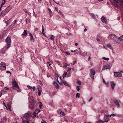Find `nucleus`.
Instances as JSON below:
<instances>
[{
  "mask_svg": "<svg viewBox=\"0 0 123 123\" xmlns=\"http://www.w3.org/2000/svg\"><path fill=\"white\" fill-rule=\"evenodd\" d=\"M34 116L35 117H36L37 114H36L35 113H34Z\"/></svg>",
  "mask_w": 123,
  "mask_h": 123,
  "instance_id": "0e129e2a",
  "label": "nucleus"
},
{
  "mask_svg": "<svg viewBox=\"0 0 123 123\" xmlns=\"http://www.w3.org/2000/svg\"><path fill=\"white\" fill-rule=\"evenodd\" d=\"M78 45V44L77 43H75V45L76 46H77Z\"/></svg>",
  "mask_w": 123,
  "mask_h": 123,
  "instance_id": "774afa93",
  "label": "nucleus"
},
{
  "mask_svg": "<svg viewBox=\"0 0 123 123\" xmlns=\"http://www.w3.org/2000/svg\"><path fill=\"white\" fill-rule=\"evenodd\" d=\"M27 34V31L26 30H24V31L22 34V35L25 36Z\"/></svg>",
  "mask_w": 123,
  "mask_h": 123,
  "instance_id": "4468645a",
  "label": "nucleus"
},
{
  "mask_svg": "<svg viewBox=\"0 0 123 123\" xmlns=\"http://www.w3.org/2000/svg\"><path fill=\"white\" fill-rule=\"evenodd\" d=\"M35 106L33 104H31L30 105V108L31 109H33L34 108Z\"/></svg>",
  "mask_w": 123,
  "mask_h": 123,
  "instance_id": "aec40b11",
  "label": "nucleus"
},
{
  "mask_svg": "<svg viewBox=\"0 0 123 123\" xmlns=\"http://www.w3.org/2000/svg\"><path fill=\"white\" fill-rule=\"evenodd\" d=\"M7 8H6V9L2 11V12L1 13L2 15L3 16H4L7 13Z\"/></svg>",
  "mask_w": 123,
  "mask_h": 123,
  "instance_id": "1a4fd4ad",
  "label": "nucleus"
},
{
  "mask_svg": "<svg viewBox=\"0 0 123 123\" xmlns=\"http://www.w3.org/2000/svg\"><path fill=\"white\" fill-rule=\"evenodd\" d=\"M114 76L116 77H121L122 76V74L118 72H115L114 73Z\"/></svg>",
  "mask_w": 123,
  "mask_h": 123,
  "instance_id": "39448f33",
  "label": "nucleus"
},
{
  "mask_svg": "<svg viewBox=\"0 0 123 123\" xmlns=\"http://www.w3.org/2000/svg\"><path fill=\"white\" fill-rule=\"evenodd\" d=\"M42 30H44V27L43 26V25H42Z\"/></svg>",
  "mask_w": 123,
  "mask_h": 123,
  "instance_id": "6e6d98bb",
  "label": "nucleus"
},
{
  "mask_svg": "<svg viewBox=\"0 0 123 123\" xmlns=\"http://www.w3.org/2000/svg\"><path fill=\"white\" fill-rule=\"evenodd\" d=\"M4 89L5 90H8V88L6 87H5L4 88Z\"/></svg>",
  "mask_w": 123,
  "mask_h": 123,
  "instance_id": "5fc2aeb1",
  "label": "nucleus"
},
{
  "mask_svg": "<svg viewBox=\"0 0 123 123\" xmlns=\"http://www.w3.org/2000/svg\"><path fill=\"white\" fill-rule=\"evenodd\" d=\"M76 63V61H74V63H73V64H75Z\"/></svg>",
  "mask_w": 123,
  "mask_h": 123,
  "instance_id": "69168bd1",
  "label": "nucleus"
},
{
  "mask_svg": "<svg viewBox=\"0 0 123 123\" xmlns=\"http://www.w3.org/2000/svg\"><path fill=\"white\" fill-rule=\"evenodd\" d=\"M102 122V120L100 119L98 120V121L97 122V123H100L101 122Z\"/></svg>",
  "mask_w": 123,
  "mask_h": 123,
  "instance_id": "f704fd0d",
  "label": "nucleus"
},
{
  "mask_svg": "<svg viewBox=\"0 0 123 123\" xmlns=\"http://www.w3.org/2000/svg\"><path fill=\"white\" fill-rule=\"evenodd\" d=\"M118 39L121 41H123V35L121 37H119Z\"/></svg>",
  "mask_w": 123,
  "mask_h": 123,
  "instance_id": "5701e85b",
  "label": "nucleus"
},
{
  "mask_svg": "<svg viewBox=\"0 0 123 123\" xmlns=\"http://www.w3.org/2000/svg\"><path fill=\"white\" fill-rule=\"evenodd\" d=\"M91 15L92 18H93L94 19H95L96 18L94 14L93 13H92L91 14Z\"/></svg>",
  "mask_w": 123,
  "mask_h": 123,
  "instance_id": "4be33fe9",
  "label": "nucleus"
},
{
  "mask_svg": "<svg viewBox=\"0 0 123 123\" xmlns=\"http://www.w3.org/2000/svg\"><path fill=\"white\" fill-rule=\"evenodd\" d=\"M29 36L30 37V36H33L32 35V34L31 33H29Z\"/></svg>",
  "mask_w": 123,
  "mask_h": 123,
  "instance_id": "052dcab7",
  "label": "nucleus"
},
{
  "mask_svg": "<svg viewBox=\"0 0 123 123\" xmlns=\"http://www.w3.org/2000/svg\"><path fill=\"white\" fill-rule=\"evenodd\" d=\"M10 107V105H8V109H9V110L10 111H12L11 109V108Z\"/></svg>",
  "mask_w": 123,
  "mask_h": 123,
  "instance_id": "e433bc0d",
  "label": "nucleus"
},
{
  "mask_svg": "<svg viewBox=\"0 0 123 123\" xmlns=\"http://www.w3.org/2000/svg\"><path fill=\"white\" fill-rule=\"evenodd\" d=\"M103 83L105 84H108V83L107 82H106L105 81V80L104 79H103Z\"/></svg>",
  "mask_w": 123,
  "mask_h": 123,
  "instance_id": "c9c22d12",
  "label": "nucleus"
},
{
  "mask_svg": "<svg viewBox=\"0 0 123 123\" xmlns=\"http://www.w3.org/2000/svg\"><path fill=\"white\" fill-rule=\"evenodd\" d=\"M55 9L57 12H58V9L57 8V7H55Z\"/></svg>",
  "mask_w": 123,
  "mask_h": 123,
  "instance_id": "13d9d810",
  "label": "nucleus"
},
{
  "mask_svg": "<svg viewBox=\"0 0 123 123\" xmlns=\"http://www.w3.org/2000/svg\"><path fill=\"white\" fill-rule=\"evenodd\" d=\"M38 95L39 96H40L41 94V92L42 91V89L40 87H38Z\"/></svg>",
  "mask_w": 123,
  "mask_h": 123,
  "instance_id": "9b49d317",
  "label": "nucleus"
},
{
  "mask_svg": "<svg viewBox=\"0 0 123 123\" xmlns=\"http://www.w3.org/2000/svg\"><path fill=\"white\" fill-rule=\"evenodd\" d=\"M101 112L102 113H103L104 112H106V111H105L104 110H102V111H101Z\"/></svg>",
  "mask_w": 123,
  "mask_h": 123,
  "instance_id": "4d7b16f0",
  "label": "nucleus"
},
{
  "mask_svg": "<svg viewBox=\"0 0 123 123\" xmlns=\"http://www.w3.org/2000/svg\"><path fill=\"white\" fill-rule=\"evenodd\" d=\"M111 116L114 117L116 116V115L115 114L112 113L111 114Z\"/></svg>",
  "mask_w": 123,
  "mask_h": 123,
  "instance_id": "09e8293b",
  "label": "nucleus"
},
{
  "mask_svg": "<svg viewBox=\"0 0 123 123\" xmlns=\"http://www.w3.org/2000/svg\"><path fill=\"white\" fill-rule=\"evenodd\" d=\"M97 40L98 42H100V39H99L98 38H97Z\"/></svg>",
  "mask_w": 123,
  "mask_h": 123,
  "instance_id": "8fccbe9b",
  "label": "nucleus"
},
{
  "mask_svg": "<svg viewBox=\"0 0 123 123\" xmlns=\"http://www.w3.org/2000/svg\"><path fill=\"white\" fill-rule=\"evenodd\" d=\"M56 63L57 64H58L59 65H60V66H61V64L60 63L59 61H57Z\"/></svg>",
  "mask_w": 123,
  "mask_h": 123,
  "instance_id": "58836bf2",
  "label": "nucleus"
},
{
  "mask_svg": "<svg viewBox=\"0 0 123 123\" xmlns=\"http://www.w3.org/2000/svg\"><path fill=\"white\" fill-rule=\"evenodd\" d=\"M30 39L33 42H34V40L33 36L30 37Z\"/></svg>",
  "mask_w": 123,
  "mask_h": 123,
  "instance_id": "a878e982",
  "label": "nucleus"
},
{
  "mask_svg": "<svg viewBox=\"0 0 123 123\" xmlns=\"http://www.w3.org/2000/svg\"><path fill=\"white\" fill-rule=\"evenodd\" d=\"M67 74V72H64V73L63 74L62 76L63 77V78L65 77L66 76Z\"/></svg>",
  "mask_w": 123,
  "mask_h": 123,
  "instance_id": "b1692460",
  "label": "nucleus"
},
{
  "mask_svg": "<svg viewBox=\"0 0 123 123\" xmlns=\"http://www.w3.org/2000/svg\"><path fill=\"white\" fill-rule=\"evenodd\" d=\"M81 87L78 86H77L76 89L78 91H79L81 89Z\"/></svg>",
  "mask_w": 123,
  "mask_h": 123,
  "instance_id": "393cba45",
  "label": "nucleus"
},
{
  "mask_svg": "<svg viewBox=\"0 0 123 123\" xmlns=\"http://www.w3.org/2000/svg\"><path fill=\"white\" fill-rule=\"evenodd\" d=\"M40 111V110L38 109H36L34 113L37 114Z\"/></svg>",
  "mask_w": 123,
  "mask_h": 123,
  "instance_id": "412c9836",
  "label": "nucleus"
},
{
  "mask_svg": "<svg viewBox=\"0 0 123 123\" xmlns=\"http://www.w3.org/2000/svg\"><path fill=\"white\" fill-rule=\"evenodd\" d=\"M6 2L5 0H2L1 6L0 7V10H1V8L3 5Z\"/></svg>",
  "mask_w": 123,
  "mask_h": 123,
  "instance_id": "f3484780",
  "label": "nucleus"
},
{
  "mask_svg": "<svg viewBox=\"0 0 123 123\" xmlns=\"http://www.w3.org/2000/svg\"><path fill=\"white\" fill-rule=\"evenodd\" d=\"M102 21L104 23H106V19L103 16H102L101 18Z\"/></svg>",
  "mask_w": 123,
  "mask_h": 123,
  "instance_id": "9d476101",
  "label": "nucleus"
},
{
  "mask_svg": "<svg viewBox=\"0 0 123 123\" xmlns=\"http://www.w3.org/2000/svg\"><path fill=\"white\" fill-rule=\"evenodd\" d=\"M3 21L6 24V26L8 25V22L7 21H6L5 19H4V20Z\"/></svg>",
  "mask_w": 123,
  "mask_h": 123,
  "instance_id": "4c0bfd02",
  "label": "nucleus"
},
{
  "mask_svg": "<svg viewBox=\"0 0 123 123\" xmlns=\"http://www.w3.org/2000/svg\"><path fill=\"white\" fill-rule=\"evenodd\" d=\"M7 39H8V37L6 38V43L7 44L8 43V41H7Z\"/></svg>",
  "mask_w": 123,
  "mask_h": 123,
  "instance_id": "680f3d73",
  "label": "nucleus"
},
{
  "mask_svg": "<svg viewBox=\"0 0 123 123\" xmlns=\"http://www.w3.org/2000/svg\"><path fill=\"white\" fill-rule=\"evenodd\" d=\"M93 99V98L92 97H91V98H90V99L89 100V102H90Z\"/></svg>",
  "mask_w": 123,
  "mask_h": 123,
  "instance_id": "de8ad7c7",
  "label": "nucleus"
},
{
  "mask_svg": "<svg viewBox=\"0 0 123 123\" xmlns=\"http://www.w3.org/2000/svg\"><path fill=\"white\" fill-rule=\"evenodd\" d=\"M42 33L44 36L45 37L46 36L44 33V30H42Z\"/></svg>",
  "mask_w": 123,
  "mask_h": 123,
  "instance_id": "72a5a7b5",
  "label": "nucleus"
},
{
  "mask_svg": "<svg viewBox=\"0 0 123 123\" xmlns=\"http://www.w3.org/2000/svg\"><path fill=\"white\" fill-rule=\"evenodd\" d=\"M27 87L29 89H31V90H32V89H33V91H35V87L34 86L32 87L29 86L28 85L27 86Z\"/></svg>",
  "mask_w": 123,
  "mask_h": 123,
  "instance_id": "ddd939ff",
  "label": "nucleus"
},
{
  "mask_svg": "<svg viewBox=\"0 0 123 123\" xmlns=\"http://www.w3.org/2000/svg\"><path fill=\"white\" fill-rule=\"evenodd\" d=\"M78 84L79 85H80L81 84V82L80 81H79L78 82Z\"/></svg>",
  "mask_w": 123,
  "mask_h": 123,
  "instance_id": "79ce46f5",
  "label": "nucleus"
},
{
  "mask_svg": "<svg viewBox=\"0 0 123 123\" xmlns=\"http://www.w3.org/2000/svg\"><path fill=\"white\" fill-rule=\"evenodd\" d=\"M12 87L13 89L17 90L18 92H21V90L19 88L18 83L14 79H12Z\"/></svg>",
  "mask_w": 123,
  "mask_h": 123,
  "instance_id": "f257e3e1",
  "label": "nucleus"
},
{
  "mask_svg": "<svg viewBox=\"0 0 123 123\" xmlns=\"http://www.w3.org/2000/svg\"><path fill=\"white\" fill-rule=\"evenodd\" d=\"M0 68L3 69L4 70L6 69V66L5 63L3 62H1L0 63Z\"/></svg>",
  "mask_w": 123,
  "mask_h": 123,
  "instance_id": "20e7f679",
  "label": "nucleus"
},
{
  "mask_svg": "<svg viewBox=\"0 0 123 123\" xmlns=\"http://www.w3.org/2000/svg\"><path fill=\"white\" fill-rule=\"evenodd\" d=\"M114 0L117 3V5L119 6L120 7L121 6V3H123V0Z\"/></svg>",
  "mask_w": 123,
  "mask_h": 123,
  "instance_id": "7ed1b4c3",
  "label": "nucleus"
},
{
  "mask_svg": "<svg viewBox=\"0 0 123 123\" xmlns=\"http://www.w3.org/2000/svg\"><path fill=\"white\" fill-rule=\"evenodd\" d=\"M67 64H68L67 63H66L63 66V67L66 68L67 67Z\"/></svg>",
  "mask_w": 123,
  "mask_h": 123,
  "instance_id": "ea45409f",
  "label": "nucleus"
},
{
  "mask_svg": "<svg viewBox=\"0 0 123 123\" xmlns=\"http://www.w3.org/2000/svg\"><path fill=\"white\" fill-rule=\"evenodd\" d=\"M91 57L90 56H89L88 58V60L89 61L91 59Z\"/></svg>",
  "mask_w": 123,
  "mask_h": 123,
  "instance_id": "e2e57ef3",
  "label": "nucleus"
},
{
  "mask_svg": "<svg viewBox=\"0 0 123 123\" xmlns=\"http://www.w3.org/2000/svg\"><path fill=\"white\" fill-rule=\"evenodd\" d=\"M80 94L79 93H77L76 94V98H79L80 97Z\"/></svg>",
  "mask_w": 123,
  "mask_h": 123,
  "instance_id": "473e14b6",
  "label": "nucleus"
},
{
  "mask_svg": "<svg viewBox=\"0 0 123 123\" xmlns=\"http://www.w3.org/2000/svg\"><path fill=\"white\" fill-rule=\"evenodd\" d=\"M11 39L9 37H8V48L10 47L11 43Z\"/></svg>",
  "mask_w": 123,
  "mask_h": 123,
  "instance_id": "6ab92c4d",
  "label": "nucleus"
},
{
  "mask_svg": "<svg viewBox=\"0 0 123 123\" xmlns=\"http://www.w3.org/2000/svg\"><path fill=\"white\" fill-rule=\"evenodd\" d=\"M22 122V123H30L29 121L25 120H23Z\"/></svg>",
  "mask_w": 123,
  "mask_h": 123,
  "instance_id": "c756f323",
  "label": "nucleus"
},
{
  "mask_svg": "<svg viewBox=\"0 0 123 123\" xmlns=\"http://www.w3.org/2000/svg\"><path fill=\"white\" fill-rule=\"evenodd\" d=\"M77 51H77V49H76V50H71V52H76Z\"/></svg>",
  "mask_w": 123,
  "mask_h": 123,
  "instance_id": "864d4df0",
  "label": "nucleus"
},
{
  "mask_svg": "<svg viewBox=\"0 0 123 123\" xmlns=\"http://www.w3.org/2000/svg\"><path fill=\"white\" fill-rule=\"evenodd\" d=\"M54 85L55 86L56 88H59V86L58 84L55 81H54Z\"/></svg>",
  "mask_w": 123,
  "mask_h": 123,
  "instance_id": "2eb2a0df",
  "label": "nucleus"
},
{
  "mask_svg": "<svg viewBox=\"0 0 123 123\" xmlns=\"http://www.w3.org/2000/svg\"><path fill=\"white\" fill-rule=\"evenodd\" d=\"M17 22V20H15V21L13 23V24L14 25H15L16 24V23Z\"/></svg>",
  "mask_w": 123,
  "mask_h": 123,
  "instance_id": "49530a36",
  "label": "nucleus"
},
{
  "mask_svg": "<svg viewBox=\"0 0 123 123\" xmlns=\"http://www.w3.org/2000/svg\"><path fill=\"white\" fill-rule=\"evenodd\" d=\"M57 81L58 83L60 84L61 85H62L63 83H64V85L67 86H69V85L67 82H62L61 81L60 82H59L58 80Z\"/></svg>",
  "mask_w": 123,
  "mask_h": 123,
  "instance_id": "6e6552de",
  "label": "nucleus"
},
{
  "mask_svg": "<svg viewBox=\"0 0 123 123\" xmlns=\"http://www.w3.org/2000/svg\"><path fill=\"white\" fill-rule=\"evenodd\" d=\"M54 38H55L54 36L53 35H51V37L50 38V39L51 40H53L54 39Z\"/></svg>",
  "mask_w": 123,
  "mask_h": 123,
  "instance_id": "c85d7f7f",
  "label": "nucleus"
},
{
  "mask_svg": "<svg viewBox=\"0 0 123 123\" xmlns=\"http://www.w3.org/2000/svg\"><path fill=\"white\" fill-rule=\"evenodd\" d=\"M41 123H47L46 122H45L44 121H43L42 122H41Z\"/></svg>",
  "mask_w": 123,
  "mask_h": 123,
  "instance_id": "338daca9",
  "label": "nucleus"
},
{
  "mask_svg": "<svg viewBox=\"0 0 123 123\" xmlns=\"http://www.w3.org/2000/svg\"><path fill=\"white\" fill-rule=\"evenodd\" d=\"M111 68L110 66L108 64L105 65L103 67L102 70L108 69H110Z\"/></svg>",
  "mask_w": 123,
  "mask_h": 123,
  "instance_id": "0eeeda50",
  "label": "nucleus"
},
{
  "mask_svg": "<svg viewBox=\"0 0 123 123\" xmlns=\"http://www.w3.org/2000/svg\"><path fill=\"white\" fill-rule=\"evenodd\" d=\"M114 103L116 105H117L119 107L120 106V104L119 102L117 100H115L114 102Z\"/></svg>",
  "mask_w": 123,
  "mask_h": 123,
  "instance_id": "a211bd4d",
  "label": "nucleus"
},
{
  "mask_svg": "<svg viewBox=\"0 0 123 123\" xmlns=\"http://www.w3.org/2000/svg\"><path fill=\"white\" fill-rule=\"evenodd\" d=\"M60 115L61 116L62 115V116H65V113L62 111H61L60 113Z\"/></svg>",
  "mask_w": 123,
  "mask_h": 123,
  "instance_id": "bb28decb",
  "label": "nucleus"
},
{
  "mask_svg": "<svg viewBox=\"0 0 123 123\" xmlns=\"http://www.w3.org/2000/svg\"><path fill=\"white\" fill-rule=\"evenodd\" d=\"M71 68H69L68 69V71H70L71 70Z\"/></svg>",
  "mask_w": 123,
  "mask_h": 123,
  "instance_id": "bf43d9fd",
  "label": "nucleus"
},
{
  "mask_svg": "<svg viewBox=\"0 0 123 123\" xmlns=\"http://www.w3.org/2000/svg\"><path fill=\"white\" fill-rule=\"evenodd\" d=\"M3 104L5 105V106L6 107V108L7 110H8L7 108V106L6 105H5V103H4V102H3Z\"/></svg>",
  "mask_w": 123,
  "mask_h": 123,
  "instance_id": "603ef678",
  "label": "nucleus"
},
{
  "mask_svg": "<svg viewBox=\"0 0 123 123\" xmlns=\"http://www.w3.org/2000/svg\"><path fill=\"white\" fill-rule=\"evenodd\" d=\"M42 105H43L42 104L41 102H40V105L39 106V107L41 109V106H42Z\"/></svg>",
  "mask_w": 123,
  "mask_h": 123,
  "instance_id": "a19ab883",
  "label": "nucleus"
},
{
  "mask_svg": "<svg viewBox=\"0 0 123 123\" xmlns=\"http://www.w3.org/2000/svg\"><path fill=\"white\" fill-rule=\"evenodd\" d=\"M62 53H65L67 55H69L70 54V53L68 51H67V52H65L63 51H62Z\"/></svg>",
  "mask_w": 123,
  "mask_h": 123,
  "instance_id": "7c9ffc66",
  "label": "nucleus"
},
{
  "mask_svg": "<svg viewBox=\"0 0 123 123\" xmlns=\"http://www.w3.org/2000/svg\"><path fill=\"white\" fill-rule=\"evenodd\" d=\"M30 115L29 113H27L24 114V116L25 118L27 119L30 117Z\"/></svg>",
  "mask_w": 123,
  "mask_h": 123,
  "instance_id": "f8f14e48",
  "label": "nucleus"
},
{
  "mask_svg": "<svg viewBox=\"0 0 123 123\" xmlns=\"http://www.w3.org/2000/svg\"><path fill=\"white\" fill-rule=\"evenodd\" d=\"M109 120L110 119L109 118H105L104 119L105 122H108L109 121Z\"/></svg>",
  "mask_w": 123,
  "mask_h": 123,
  "instance_id": "cd10ccee",
  "label": "nucleus"
},
{
  "mask_svg": "<svg viewBox=\"0 0 123 123\" xmlns=\"http://www.w3.org/2000/svg\"><path fill=\"white\" fill-rule=\"evenodd\" d=\"M59 12L60 13L61 15L63 16V14L62 12L60 11H59Z\"/></svg>",
  "mask_w": 123,
  "mask_h": 123,
  "instance_id": "c03bdc74",
  "label": "nucleus"
},
{
  "mask_svg": "<svg viewBox=\"0 0 123 123\" xmlns=\"http://www.w3.org/2000/svg\"><path fill=\"white\" fill-rule=\"evenodd\" d=\"M95 71L92 69H91L90 70V73L91 74V78L94 79V75H95Z\"/></svg>",
  "mask_w": 123,
  "mask_h": 123,
  "instance_id": "f03ea898",
  "label": "nucleus"
},
{
  "mask_svg": "<svg viewBox=\"0 0 123 123\" xmlns=\"http://www.w3.org/2000/svg\"><path fill=\"white\" fill-rule=\"evenodd\" d=\"M12 8L11 6H8V10H10Z\"/></svg>",
  "mask_w": 123,
  "mask_h": 123,
  "instance_id": "37998d69",
  "label": "nucleus"
},
{
  "mask_svg": "<svg viewBox=\"0 0 123 123\" xmlns=\"http://www.w3.org/2000/svg\"><path fill=\"white\" fill-rule=\"evenodd\" d=\"M114 37L115 38H117V36L113 34H110L108 37L109 39L110 40L113 39L114 38Z\"/></svg>",
  "mask_w": 123,
  "mask_h": 123,
  "instance_id": "423d86ee",
  "label": "nucleus"
},
{
  "mask_svg": "<svg viewBox=\"0 0 123 123\" xmlns=\"http://www.w3.org/2000/svg\"><path fill=\"white\" fill-rule=\"evenodd\" d=\"M104 116L106 117H109V115H105Z\"/></svg>",
  "mask_w": 123,
  "mask_h": 123,
  "instance_id": "3c124183",
  "label": "nucleus"
},
{
  "mask_svg": "<svg viewBox=\"0 0 123 123\" xmlns=\"http://www.w3.org/2000/svg\"><path fill=\"white\" fill-rule=\"evenodd\" d=\"M111 86L112 89H113L115 87V84L114 82H111Z\"/></svg>",
  "mask_w": 123,
  "mask_h": 123,
  "instance_id": "dca6fc26",
  "label": "nucleus"
},
{
  "mask_svg": "<svg viewBox=\"0 0 123 123\" xmlns=\"http://www.w3.org/2000/svg\"><path fill=\"white\" fill-rule=\"evenodd\" d=\"M107 46L109 47H110L111 46V45L110 44H107Z\"/></svg>",
  "mask_w": 123,
  "mask_h": 123,
  "instance_id": "a18cd8bd",
  "label": "nucleus"
},
{
  "mask_svg": "<svg viewBox=\"0 0 123 123\" xmlns=\"http://www.w3.org/2000/svg\"><path fill=\"white\" fill-rule=\"evenodd\" d=\"M103 58L104 60L105 61H108L109 59V58H107L105 57H103Z\"/></svg>",
  "mask_w": 123,
  "mask_h": 123,
  "instance_id": "2f4dec72",
  "label": "nucleus"
}]
</instances>
